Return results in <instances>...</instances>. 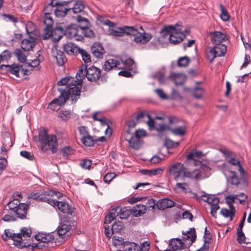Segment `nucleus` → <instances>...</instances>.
I'll return each mask as SVG.
<instances>
[{"instance_id": "nucleus-7", "label": "nucleus", "mask_w": 251, "mask_h": 251, "mask_svg": "<svg viewBox=\"0 0 251 251\" xmlns=\"http://www.w3.org/2000/svg\"><path fill=\"white\" fill-rule=\"evenodd\" d=\"M56 196L57 198H60L62 194L52 190L46 191L44 189L41 188L38 190V192H33L31 193L28 198L33 200H40L50 204L51 200L50 197Z\"/></svg>"}, {"instance_id": "nucleus-64", "label": "nucleus", "mask_w": 251, "mask_h": 251, "mask_svg": "<svg viewBox=\"0 0 251 251\" xmlns=\"http://www.w3.org/2000/svg\"><path fill=\"white\" fill-rule=\"evenodd\" d=\"M71 116V113L70 111H62L59 112L58 117L64 121H67L70 118Z\"/></svg>"}, {"instance_id": "nucleus-14", "label": "nucleus", "mask_w": 251, "mask_h": 251, "mask_svg": "<svg viewBox=\"0 0 251 251\" xmlns=\"http://www.w3.org/2000/svg\"><path fill=\"white\" fill-rule=\"evenodd\" d=\"M183 236L181 239L185 243L186 246L189 247L196 239V233L194 228H190L188 231H182Z\"/></svg>"}, {"instance_id": "nucleus-63", "label": "nucleus", "mask_w": 251, "mask_h": 251, "mask_svg": "<svg viewBox=\"0 0 251 251\" xmlns=\"http://www.w3.org/2000/svg\"><path fill=\"white\" fill-rule=\"evenodd\" d=\"M179 142H175L172 140L166 139L165 141V145L167 148H176L179 145Z\"/></svg>"}, {"instance_id": "nucleus-20", "label": "nucleus", "mask_w": 251, "mask_h": 251, "mask_svg": "<svg viewBox=\"0 0 251 251\" xmlns=\"http://www.w3.org/2000/svg\"><path fill=\"white\" fill-rule=\"evenodd\" d=\"M52 55L53 57L55 59L58 65L60 66H62L67 61V59L64 53L61 50H58L57 48L52 50Z\"/></svg>"}, {"instance_id": "nucleus-10", "label": "nucleus", "mask_w": 251, "mask_h": 251, "mask_svg": "<svg viewBox=\"0 0 251 251\" xmlns=\"http://www.w3.org/2000/svg\"><path fill=\"white\" fill-rule=\"evenodd\" d=\"M65 35L68 38L74 39L76 41H81L82 36L80 35V26L75 24L66 25L64 24Z\"/></svg>"}, {"instance_id": "nucleus-27", "label": "nucleus", "mask_w": 251, "mask_h": 251, "mask_svg": "<svg viewBox=\"0 0 251 251\" xmlns=\"http://www.w3.org/2000/svg\"><path fill=\"white\" fill-rule=\"evenodd\" d=\"M36 38L29 36L28 39L23 40L21 42V48L25 51H29L36 45Z\"/></svg>"}, {"instance_id": "nucleus-6", "label": "nucleus", "mask_w": 251, "mask_h": 251, "mask_svg": "<svg viewBox=\"0 0 251 251\" xmlns=\"http://www.w3.org/2000/svg\"><path fill=\"white\" fill-rule=\"evenodd\" d=\"M58 90L61 93L60 95L57 98L52 100L48 105V108L53 111L59 109L60 107L64 105L69 98H71L73 101H75L77 100L73 99L72 94L65 88H59Z\"/></svg>"}, {"instance_id": "nucleus-48", "label": "nucleus", "mask_w": 251, "mask_h": 251, "mask_svg": "<svg viewBox=\"0 0 251 251\" xmlns=\"http://www.w3.org/2000/svg\"><path fill=\"white\" fill-rule=\"evenodd\" d=\"M171 132L175 135L183 136L185 134L186 127L184 126L170 129Z\"/></svg>"}, {"instance_id": "nucleus-5", "label": "nucleus", "mask_w": 251, "mask_h": 251, "mask_svg": "<svg viewBox=\"0 0 251 251\" xmlns=\"http://www.w3.org/2000/svg\"><path fill=\"white\" fill-rule=\"evenodd\" d=\"M202 153L200 151H192L188 154L187 158L189 161V163L193 164L194 166L199 167L198 169L199 172L201 174V179L204 178L207 175L210 171L209 167L199 160L202 156Z\"/></svg>"}, {"instance_id": "nucleus-60", "label": "nucleus", "mask_w": 251, "mask_h": 251, "mask_svg": "<svg viewBox=\"0 0 251 251\" xmlns=\"http://www.w3.org/2000/svg\"><path fill=\"white\" fill-rule=\"evenodd\" d=\"M206 57L209 60L210 63H212L216 57H217L214 50L213 48H211L209 50L206 52Z\"/></svg>"}, {"instance_id": "nucleus-32", "label": "nucleus", "mask_w": 251, "mask_h": 251, "mask_svg": "<svg viewBox=\"0 0 251 251\" xmlns=\"http://www.w3.org/2000/svg\"><path fill=\"white\" fill-rule=\"evenodd\" d=\"M35 239L43 243H47L54 239V236L50 233H39L35 236Z\"/></svg>"}, {"instance_id": "nucleus-56", "label": "nucleus", "mask_w": 251, "mask_h": 251, "mask_svg": "<svg viewBox=\"0 0 251 251\" xmlns=\"http://www.w3.org/2000/svg\"><path fill=\"white\" fill-rule=\"evenodd\" d=\"M44 23L46 27H52L53 24V20L50 15H45L44 17Z\"/></svg>"}, {"instance_id": "nucleus-43", "label": "nucleus", "mask_w": 251, "mask_h": 251, "mask_svg": "<svg viewBox=\"0 0 251 251\" xmlns=\"http://www.w3.org/2000/svg\"><path fill=\"white\" fill-rule=\"evenodd\" d=\"M186 80L185 75L181 74H175L174 76V81L176 85L183 84Z\"/></svg>"}, {"instance_id": "nucleus-13", "label": "nucleus", "mask_w": 251, "mask_h": 251, "mask_svg": "<svg viewBox=\"0 0 251 251\" xmlns=\"http://www.w3.org/2000/svg\"><path fill=\"white\" fill-rule=\"evenodd\" d=\"M50 204L53 206H56L58 209L63 213L72 215L73 212L74 208L66 202L59 201L51 199Z\"/></svg>"}, {"instance_id": "nucleus-8", "label": "nucleus", "mask_w": 251, "mask_h": 251, "mask_svg": "<svg viewBox=\"0 0 251 251\" xmlns=\"http://www.w3.org/2000/svg\"><path fill=\"white\" fill-rule=\"evenodd\" d=\"M32 234V230L31 228H29L28 227H24L21 230V232L19 233H17V234L20 235V237H21L22 240L20 239L21 244L25 246L23 247V248L28 247L30 246L33 248H38V249H42L46 247V246L44 244H42L41 243H32L31 244L30 242V237Z\"/></svg>"}, {"instance_id": "nucleus-61", "label": "nucleus", "mask_w": 251, "mask_h": 251, "mask_svg": "<svg viewBox=\"0 0 251 251\" xmlns=\"http://www.w3.org/2000/svg\"><path fill=\"white\" fill-rule=\"evenodd\" d=\"M61 152L64 157H67L73 153L74 150L70 146H65L62 149Z\"/></svg>"}, {"instance_id": "nucleus-22", "label": "nucleus", "mask_w": 251, "mask_h": 251, "mask_svg": "<svg viewBox=\"0 0 251 251\" xmlns=\"http://www.w3.org/2000/svg\"><path fill=\"white\" fill-rule=\"evenodd\" d=\"M0 68L6 72L15 75L16 77H19V72L21 70V66L15 64L9 65H1Z\"/></svg>"}, {"instance_id": "nucleus-2", "label": "nucleus", "mask_w": 251, "mask_h": 251, "mask_svg": "<svg viewBox=\"0 0 251 251\" xmlns=\"http://www.w3.org/2000/svg\"><path fill=\"white\" fill-rule=\"evenodd\" d=\"M34 141L39 144L41 150L43 152L50 151L52 153L56 151L58 146L56 136L54 134H49L48 130L45 128L39 130L38 136L34 137Z\"/></svg>"}, {"instance_id": "nucleus-59", "label": "nucleus", "mask_w": 251, "mask_h": 251, "mask_svg": "<svg viewBox=\"0 0 251 251\" xmlns=\"http://www.w3.org/2000/svg\"><path fill=\"white\" fill-rule=\"evenodd\" d=\"M15 54L20 62H25L26 61V57L20 49H17L15 51Z\"/></svg>"}, {"instance_id": "nucleus-50", "label": "nucleus", "mask_w": 251, "mask_h": 251, "mask_svg": "<svg viewBox=\"0 0 251 251\" xmlns=\"http://www.w3.org/2000/svg\"><path fill=\"white\" fill-rule=\"evenodd\" d=\"M204 92V89L201 87H195L192 92L193 96L196 99H201Z\"/></svg>"}, {"instance_id": "nucleus-33", "label": "nucleus", "mask_w": 251, "mask_h": 251, "mask_svg": "<svg viewBox=\"0 0 251 251\" xmlns=\"http://www.w3.org/2000/svg\"><path fill=\"white\" fill-rule=\"evenodd\" d=\"M66 3L60 4L57 5L56 7L54 9V12L56 17L58 18H62L64 17L68 11L71 10V8H68L63 6Z\"/></svg>"}, {"instance_id": "nucleus-42", "label": "nucleus", "mask_w": 251, "mask_h": 251, "mask_svg": "<svg viewBox=\"0 0 251 251\" xmlns=\"http://www.w3.org/2000/svg\"><path fill=\"white\" fill-rule=\"evenodd\" d=\"M146 210V206L143 204L136 205L132 208V211H133L136 216H141L144 214Z\"/></svg>"}, {"instance_id": "nucleus-39", "label": "nucleus", "mask_w": 251, "mask_h": 251, "mask_svg": "<svg viewBox=\"0 0 251 251\" xmlns=\"http://www.w3.org/2000/svg\"><path fill=\"white\" fill-rule=\"evenodd\" d=\"M85 8V5L83 1L77 0L74 5L73 7L70 8L74 13H77L82 11Z\"/></svg>"}, {"instance_id": "nucleus-31", "label": "nucleus", "mask_w": 251, "mask_h": 251, "mask_svg": "<svg viewBox=\"0 0 251 251\" xmlns=\"http://www.w3.org/2000/svg\"><path fill=\"white\" fill-rule=\"evenodd\" d=\"M174 205V202L169 199H163L159 200L156 203V206L159 210L172 207Z\"/></svg>"}, {"instance_id": "nucleus-54", "label": "nucleus", "mask_w": 251, "mask_h": 251, "mask_svg": "<svg viewBox=\"0 0 251 251\" xmlns=\"http://www.w3.org/2000/svg\"><path fill=\"white\" fill-rule=\"evenodd\" d=\"M189 188V185L188 183L185 182L180 183L177 182L176 183L175 185V189L176 190L179 189L182 192L186 193L188 192V189Z\"/></svg>"}, {"instance_id": "nucleus-45", "label": "nucleus", "mask_w": 251, "mask_h": 251, "mask_svg": "<svg viewBox=\"0 0 251 251\" xmlns=\"http://www.w3.org/2000/svg\"><path fill=\"white\" fill-rule=\"evenodd\" d=\"M220 9L221 12L220 17L222 20L225 22L228 21L229 20L230 16L226 9L222 3L220 4Z\"/></svg>"}, {"instance_id": "nucleus-17", "label": "nucleus", "mask_w": 251, "mask_h": 251, "mask_svg": "<svg viewBox=\"0 0 251 251\" xmlns=\"http://www.w3.org/2000/svg\"><path fill=\"white\" fill-rule=\"evenodd\" d=\"M186 177L192 179H201V173L199 172L197 169H195L192 171H190L188 169L184 167L181 180H184Z\"/></svg>"}, {"instance_id": "nucleus-53", "label": "nucleus", "mask_w": 251, "mask_h": 251, "mask_svg": "<svg viewBox=\"0 0 251 251\" xmlns=\"http://www.w3.org/2000/svg\"><path fill=\"white\" fill-rule=\"evenodd\" d=\"M20 200L18 199H14L12 201H10L8 203V206L9 209L14 212L16 209L18 207V206L20 205Z\"/></svg>"}, {"instance_id": "nucleus-51", "label": "nucleus", "mask_w": 251, "mask_h": 251, "mask_svg": "<svg viewBox=\"0 0 251 251\" xmlns=\"http://www.w3.org/2000/svg\"><path fill=\"white\" fill-rule=\"evenodd\" d=\"M231 175L230 176L229 181L230 183L235 186H238L239 183V178L237 176L236 173L234 171H230Z\"/></svg>"}, {"instance_id": "nucleus-38", "label": "nucleus", "mask_w": 251, "mask_h": 251, "mask_svg": "<svg viewBox=\"0 0 251 251\" xmlns=\"http://www.w3.org/2000/svg\"><path fill=\"white\" fill-rule=\"evenodd\" d=\"M163 170L164 169L162 168H158L155 169L143 170L142 172L144 175L152 176L161 174Z\"/></svg>"}, {"instance_id": "nucleus-49", "label": "nucleus", "mask_w": 251, "mask_h": 251, "mask_svg": "<svg viewBox=\"0 0 251 251\" xmlns=\"http://www.w3.org/2000/svg\"><path fill=\"white\" fill-rule=\"evenodd\" d=\"M220 214L225 218H229L231 221L233 220L235 216L233 212L230 211L226 208H222L221 209Z\"/></svg>"}, {"instance_id": "nucleus-15", "label": "nucleus", "mask_w": 251, "mask_h": 251, "mask_svg": "<svg viewBox=\"0 0 251 251\" xmlns=\"http://www.w3.org/2000/svg\"><path fill=\"white\" fill-rule=\"evenodd\" d=\"M211 42L215 45H219L228 40L227 35L221 31H216L210 33Z\"/></svg>"}, {"instance_id": "nucleus-19", "label": "nucleus", "mask_w": 251, "mask_h": 251, "mask_svg": "<svg viewBox=\"0 0 251 251\" xmlns=\"http://www.w3.org/2000/svg\"><path fill=\"white\" fill-rule=\"evenodd\" d=\"M64 24L59 23L52 31V38L54 41H59L65 35Z\"/></svg>"}, {"instance_id": "nucleus-36", "label": "nucleus", "mask_w": 251, "mask_h": 251, "mask_svg": "<svg viewBox=\"0 0 251 251\" xmlns=\"http://www.w3.org/2000/svg\"><path fill=\"white\" fill-rule=\"evenodd\" d=\"M145 113L141 112L137 114L135 119H132L128 122L127 125L129 127L132 128L135 127L136 125L143 119H145Z\"/></svg>"}, {"instance_id": "nucleus-30", "label": "nucleus", "mask_w": 251, "mask_h": 251, "mask_svg": "<svg viewBox=\"0 0 251 251\" xmlns=\"http://www.w3.org/2000/svg\"><path fill=\"white\" fill-rule=\"evenodd\" d=\"M80 48L72 43H67L64 45V50L70 55H77Z\"/></svg>"}, {"instance_id": "nucleus-4", "label": "nucleus", "mask_w": 251, "mask_h": 251, "mask_svg": "<svg viewBox=\"0 0 251 251\" xmlns=\"http://www.w3.org/2000/svg\"><path fill=\"white\" fill-rule=\"evenodd\" d=\"M99 20L102 25L109 27L108 31L109 35L112 36L118 37H122L125 35L129 36L130 31H134L131 28V26L126 25L118 27L115 29H114L111 28L116 25V24L114 22L103 18H100Z\"/></svg>"}, {"instance_id": "nucleus-12", "label": "nucleus", "mask_w": 251, "mask_h": 251, "mask_svg": "<svg viewBox=\"0 0 251 251\" xmlns=\"http://www.w3.org/2000/svg\"><path fill=\"white\" fill-rule=\"evenodd\" d=\"M19 234H17L13 233L9 229H6L4 230V233L2 235V239L4 241H6L9 239H11L13 241V244L18 249H23V247L25 246L20 244V239L22 240L21 237L19 236Z\"/></svg>"}, {"instance_id": "nucleus-21", "label": "nucleus", "mask_w": 251, "mask_h": 251, "mask_svg": "<svg viewBox=\"0 0 251 251\" xmlns=\"http://www.w3.org/2000/svg\"><path fill=\"white\" fill-rule=\"evenodd\" d=\"M227 162L230 165L238 166V171L240 173L241 177L244 179H246L247 178V174L244 170L243 167L242 166L239 160L235 158V155L229 158V159L227 160Z\"/></svg>"}, {"instance_id": "nucleus-24", "label": "nucleus", "mask_w": 251, "mask_h": 251, "mask_svg": "<svg viewBox=\"0 0 251 251\" xmlns=\"http://www.w3.org/2000/svg\"><path fill=\"white\" fill-rule=\"evenodd\" d=\"M140 132H142V131L136 130L134 136L132 135L129 139H126L128 142L129 146L132 149L138 150L140 147V137L141 135H139Z\"/></svg>"}, {"instance_id": "nucleus-47", "label": "nucleus", "mask_w": 251, "mask_h": 251, "mask_svg": "<svg viewBox=\"0 0 251 251\" xmlns=\"http://www.w3.org/2000/svg\"><path fill=\"white\" fill-rule=\"evenodd\" d=\"M97 112L95 113L93 115V118L94 119V120L100 122L102 126H107V128H106L105 131V133L107 134V132L108 131V129L109 128V126L107 122V120L103 116L98 117V116H97Z\"/></svg>"}, {"instance_id": "nucleus-62", "label": "nucleus", "mask_w": 251, "mask_h": 251, "mask_svg": "<svg viewBox=\"0 0 251 251\" xmlns=\"http://www.w3.org/2000/svg\"><path fill=\"white\" fill-rule=\"evenodd\" d=\"M10 57L11 53L10 51L7 50H5L0 54V61L1 62L7 61L9 59Z\"/></svg>"}, {"instance_id": "nucleus-35", "label": "nucleus", "mask_w": 251, "mask_h": 251, "mask_svg": "<svg viewBox=\"0 0 251 251\" xmlns=\"http://www.w3.org/2000/svg\"><path fill=\"white\" fill-rule=\"evenodd\" d=\"M80 35L82 36V40L84 37L88 38H94L95 37V33L94 31L87 27H80Z\"/></svg>"}, {"instance_id": "nucleus-40", "label": "nucleus", "mask_w": 251, "mask_h": 251, "mask_svg": "<svg viewBox=\"0 0 251 251\" xmlns=\"http://www.w3.org/2000/svg\"><path fill=\"white\" fill-rule=\"evenodd\" d=\"M125 251H141L140 246L135 243L128 242L124 245Z\"/></svg>"}, {"instance_id": "nucleus-9", "label": "nucleus", "mask_w": 251, "mask_h": 251, "mask_svg": "<svg viewBox=\"0 0 251 251\" xmlns=\"http://www.w3.org/2000/svg\"><path fill=\"white\" fill-rule=\"evenodd\" d=\"M131 28L134 30L130 31L129 36H134V41L136 43L145 44L149 42L152 38L151 35L144 31L142 26L140 27V29L142 32L139 31L134 26H131Z\"/></svg>"}, {"instance_id": "nucleus-37", "label": "nucleus", "mask_w": 251, "mask_h": 251, "mask_svg": "<svg viewBox=\"0 0 251 251\" xmlns=\"http://www.w3.org/2000/svg\"><path fill=\"white\" fill-rule=\"evenodd\" d=\"M213 49L218 57L224 56L226 51V46L222 44L215 45Z\"/></svg>"}, {"instance_id": "nucleus-25", "label": "nucleus", "mask_w": 251, "mask_h": 251, "mask_svg": "<svg viewBox=\"0 0 251 251\" xmlns=\"http://www.w3.org/2000/svg\"><path fill=\"white\" fill-rule=\"evenodd\" d=\"M120 61L115 59L111 58L106 60L102 67V69L105 72H108L111 70L114 69H120L121 67H120Z\"/></svg>"}, {"instance_id": "nucleus-29", "label": "nucleus", "mask_w": 251, "mask_h": 251, "mask_svg": "<svg viewBox=\"0 0 251 251\" xmlns=\"http://www.w3.org/2000/svg\"><path fill=\"white\" fill-rule=\"evenodd\" d=\"M28 208V205L25 203H21L18 207L14 211L17 217L24 219L26 218L27 210Z\"/></svg>"}, {"instance_id": "nucleus-34", "label": "nucleus", "mask_w": 251, "mask_h": 251, "mask_svg": "<svg viewBox=\"0 0 251 251\" xmlns=\"http://www.w3.org/2000/svg\"><path fill=\"white\" fill-rule=\"evenodd\" d=\"M71 228L72 226L69 222L62 223L58 227L57 234L60 236L64 235Z\"/></svg>"}, {"instance_id": "nucleus-58", "label": "nucleus", "mask_w": 251, "mask_h": 251, "mask_svg": "<svg viewBox=\"0 0 251 251\" xmlns=\"http://www.w3.org/2000/svg\"><path fill=\"white\" fill-rule=\"evenodd\" d=\"M123 63L125 65L126 67L129 70H133L135 68L136 64L134 61L131 58H128L125 61H123Z\"/></svg>"}, {"instance_id": "nucleus-52", "label": "nucleus", "mask_w": 251, "mask_h": 251, "mask_svg": "<svg viewBox=\"0 0 251 251\" xmlns=\"http://www.w3.org/2000/svg\"><path fill=\"white\" fill-rule=\"evenodd\" d=\"M123 227V225L122 222L120 221L115 222L112 225L111 230L113 233H119L121 231Z\"/></svg>"}, {"instance_id": "nucleus-55", "label": "nucleus", "mask_w": 251, "mask_h": 251, "mask_svg": "<svg viewBox=\"0 0 251 251\" xmlns=\"http://www.w3.org/2000/svg\"><path fill=\"white\" fill-rule=\"evenodd\" d=\"M220 151L223 154L226 161L235 155L233 152L225 148L220 149Z\"/></svg>"}, {"instance_id": "nucleus-44", "label": "nucleus", "mask_w": 251, "mask_h": 251, "mask_svg": "<svg viewBox=\"0 0 251 251\" xmlns=\"http://www.w3.org/2000/svg\"><path fill=\"white\" fill-rule=\"evenodd\" d=\"M81 140L83 144L88 147L93 146L96 143V140L94 137L89 135L85 137H82Z\"/></svg>"}, {"instance_id": "nucleus-3", "label": "nucleus", "mask_w": 251, "mask_h": 251, "mask_svg": "<svg viewBox=\"0 0 251 251\" xmlns=\"http://www.w3.org/2000/svg\"><path fill=\"white\" fill-rule=\"evenodd\" d=\"M160 34L164 38L169 36L170 42L174 44L182 41L186 36L182 30V26L178 24L175 25L164 26L160 31Z\"/></svg>"}, {"instance_id": "nucleus-28", "label": "nucleus", "mask_w": 251, "mask_h": 251, "mask_svg": "<svg viewBox=\"0 0 251 251\" xmlns=\"http://www.w3.org/2000/svg\"><path fill=\"white\" fill-rule=\"evenodd\" d=\"M121 211V206H117L112 208L105 218V223L109 224L114 220Z\"/></svg>"}, {"instance_id": "nucleus-46", "label": "nucleus", "mask_w": 251, "mask_h": 251, "mask_svg": "<svg viewBox=\"0 0 251 251\" xmlns=\"http://www.w3.org/2000/svg\"><path fill=\"white\" fill-rule=\"evenodd\" d=\"M78 53L80 54L83 61L85 63H90L91 62V58L90 54L83 49H80Z\"/></svg>"}, {"instance_id": "nucleus-57", "label": "nucleus", "mask_w": 251, "mask_h": 251, "mask_svg": "<svg viewBox=\"0 0 251 251\" xmlns=\"http://www.w3.org/2000/svg\"><path fill=\"white\" fill-rule=\"evenodd\" d=\"M190 60L189 58L187 56L180 57L177 61V65L179 67H184L187 66Z\"/></svg>"}, {"instance_id": "nucleus-41", "label": "nucleus", "mask_w": 251, "mask_h": 251, "mask_svg": "<svg viewBox=\"0 0 251 251\" xmlns=\"http://www.w3.org/2000/svg\"><path fill=\"white\" fill-rule=\"evenodd\" d=\"M202 200L211 205L214 203H219V200L213 195H202Z\"/></svg>"}, {"instance_id": "nucleus-26", "label": "nucleus", "mask_w": 251, "mask_h": 251, "mask_svg": "<svg viewBox=\"0 0 251 251\" xmlns=\"http://www.w3.org/2000/svg\"><path fill=\"white\" fill-rule=\"evenodd\" d=\"M91 51L94 56L97 58H102L105 51L102 45L100 43H95L91 48Z\"/></svg>"}, {"instance_id": "nucleus-18", "label": "nucleus", "mask_w": 251, "mask_h": 251, "mask_svg": "<svg viewBox=\"0 0 251 251\" xmlns=\"http://www.w3.org/2000/svg\"><path fill=\"white\" fill-rule=\"evenodd\" d=\"M73 0H51L50 3L47 5L44 8L45 15H50L54 10V7L62 3H68Z\"/></svg>"}, {"instance_id": "nucleus-23", "label": "nucleus", "mask_w": 251, "mask_h": 251, "mask_svg": "<svg viewBox=\"0 0 251 251\" xmlns=\"http://www.w3.org/2000/svg\"><path fill=\"white\" fill-rule=\"evenodd\" d=\"M169 246L172 251L182 250L188 248L184 242L179 238L172 239L170 241Z\"/></svg>"}, {"instance_id": "nucleus-11", "label": "nucleus", "mask_w": 251, "mask_h": 251, "mask_svg": "<svg viewBox=\"0 0 251 251\" xmlns=\"http://www.w3.org/2000/svg\"><path fill=\"white\" fill-rule=\"evenodd\" d=\"M184 167L183 164L176 162L171 164L168 167V171L169 175L173 177L174 179L176 181H178L181 180Z\"/></svg>"}, {"instance_id": "nucleus-1", "label": "nucleus", "mask_w": 251, "mask_h": 251, "mask_svg": "<svg viewBox=\"0 0 251 251\" xmlns=\"http://www.w3.org/2000/svg\"><path fill=\"white\" fill-rule=\"evenodd\" d=\"M87 77V68L81 66L76 75V78L73 77H65L57 82L59 86H65V89L69 92L73 97V99H77L82 88V80Z\"/></svg>"}, {"instance_id": "nucleus-16", "label": "nucleus", "mask_w": 251, "mask_h": 251, "mask_svg": "<svg viewBox=\"0 0 251 251\" xmlns=\"http://www.w3.org/2000/svg\"><path fill=\"white\" fill-rule=\"evenodd\" d=\"M100 69L95 66H93L87 68V78L91 82H96L100 79Z\"/></svg>"}]
</instances>
